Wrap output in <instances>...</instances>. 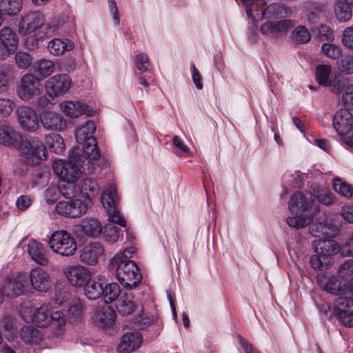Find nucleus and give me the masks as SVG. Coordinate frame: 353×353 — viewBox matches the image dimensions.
Instances as JSON below:
<instances>
[{
    "label": "nucleus",
    "instance_id": "nucleus-1",
    "mask_svg": "<svg viewBox=\"0 0 353 353\" xmlns=\"http://www.w3.org/2000/svg\"><path fill=\"white\" fill-rule=\"evenodd\" d=\"M68 160L58 159L53 162L52 170L63 182H78L83 175L92 173L94 166L90 161H83L79 148H72Z\"/></svg>",
    "mask_w": 353,
    "mask_h": 353
},
{
    "label": "nucleus",
    "instance_id": "nucleus-2",
    "mask_svg": "<svg viewBox=\"0 0 353 353\" xmlns=\"http://www.w3.org/2000/svg\"><path fill=\"white\" fill-rule=\"evenodd\" d=\"M22 317L25 321H32L37 326L46 327L52 325L56 328V335L62 333L66 322L63 313L59 310H54L52 303H43L34 310L27 308L23 312Z\"/></svg>",
    "mask_w": 353,
    "mask_h": 353
},
{
    "label": "nucleus",
    "instance_id": "nucleus-3",
    "mask_svg": "<svg viewBox=\"0 0 353 353\" xmlns=\"http://www.w3.org/2000/svg\"><path fill=\"white\" fill-rule=\"evenodd\" d=\"M109 268L114 271L120 283L126 289L136 288L142 275L135 263L124 254H116L109 261Z\"/></svg>",
    "mask_w": 353,
    "mask_h": 353
},
{
    "label": "nucleus",
    "instance_id": "nucleus-4",
    "mask_svg": "<svg viewBox=\"0 0 353 353\" xmlns=\"http://www.w3.org/2000/svg\"><path fill=\"white\" fill-rule=\"evenodd\" d=\"M245 8L247 15L254 21L265 18L288 17L292 13L290 8L280 4L270 5L264 8L267 0H239Z\"/></svg>",
    "mask_w": 353,
    "mask_h": 353
},
{
    "label": "nucleus",
    "instance_id": "nucleus-5",
    "mask_svg": "<svg viewBox=\"0 0 353 353\" xmlns=\"http://www.w3.org/2000/svg\"><path fill=\"white\" fill-rule=\"evenodd\" d=\"M50 248L62 256H71L77 250L74 238L65 230L54 232L48 240Z\"/></svg>",
    "mask_w": 353,
    "mask_h": 353
},
{
    "label": "nucleus",
    "instance_id": "nucleus-6",
    "mask_svg": "<svg viewBox=\"0 0 353 353\" xmlns=\"http://www.w3.org/2000/svg\"><path fill=\"white\" fill-rule=\"evenodd\" d=\"M101 200L103 206L107 211L109 221L120 226H125V220L117 208L119 197L115 187L110 185L106 188L102 193Z\"/></svg>",
    "mask_w": 353,
    "mask_h": 353
},
{
    "label": "nucleus",
    "instance_id": "nucleus-7",
    "mask_svg": "<svg viewBox=\"0 0 353 353\" xmlns=\"http://www.w3.org/2000/svg\"><path fill=\"white\" fill-rule=\"evenodd\" d=\"M333 125L344 141L350 147H353V116L347 109H340L334 114Z\"/></svg>",
    "mask_w": 353,
    "mask_h": 353
},
{
    "label": "nucleus",
    "instance_id": "nucleus-8",
    "mask_svg": "<svg viewBox=\"0 0 353 353\" xmlns=\"http://www.w3.org/2000/svg\"><path fill=\"white\" fill-rule=\"evenodd\" d=\"M288 208L292 214H301L306 212L313 214L317 211L315 205V196L310 192L304 194L296 192L291 196Z\"/></svg>",
    "mask_w": 353,
    "mask_h": 353
},
{
    "label": "nucleus",
    "instance_id": "nucleus-9",
    "mask_svg": "<svg viewBox=\"0 0 353 353\" xmlns=\"http://www.w3.org/2000/svg\"><path fill=\"white\" fill-rule=\"evenodd\" d=\"M41 89L40 80L33 74L28 73L21 77L17 92L21 99L28 101L39 95Z\"/></svg>",
    "mask_w": 353,
    "mask_h": 353
},
{
    "label": "nucleus",
    "instance_id": "nucleus-10",
    "mask_svg": "<svg viewBox=\"0 0 353 353\" xmlns=\"http://www.w3.org/2000/svg\"><path fill=\"white\" fill-rule=\"evenodd\" d=\"M71 85L72 81L68 74H56L46 81V94L52 99L63 96L68 92Z\"/></svg>",
    "mask_w": 353,
    "mask_h": 353
},
{
    "label": "nucleus",
    "instance_id": "nucleus-11",
    "mask_svg": "<svg viewBox=\"0 0 353 353\" xmlns=\"http://www.w3.org/2000/svg\"><path fill=\"white\" fill-rule=\"evenodd\" d=\"M88 209V203L79 199H70L61 201L56 205L57 213L70 217H80L86 213Z\"/></svg>",
    "mask_w": 353,
    "mask_h": 353
},
{
    "label": "nucleus",
    "instance_id": "nucleus-12",
    "mask_svg": "<svg viewBox=\"0 0 353 353\" xmlns=\"http://www.w3.org/2000/svg\"><path fill=\"white\" fill-rule=\"evenodd\" d=\"M334 314L344 325L353 326V298L338 297L334 301Z\"/></svg>",
    "mask_w": 353,
    "mask_h": 353
},
{
    "label": "nucleus",
    "instance_id": "nucleus-13",
    "mask_svg": "<svg viewBox=\"0 0 353 353\" xmlns=\"http://www.w3.org/2000/svg\"><path fill=\"white\" fill-rule=\"evenodd\" d=\"M17 34L9 27L0 30V59L4 60L13 54L18 47Z\"/></svg>",
    "mask_w": 353,
    "mask_h": 353
},
{
    "label": "nucleus",
    "instance_id": "nucleus-14",
    "mask_svg": "<svg viewBox=\"0 0 353 353\" xmlns=\"http://www.w3.org/2000/svg\"><path fill=\"white\" fill-rule=\"evenodd\" d=\"M21 150L27 160L32 163H37L46 158L44 145L35 137L25 141L22 143Z\"/></svg>",
    "mask_w": 353,
    "mask_h": 353
},
{
    "label": "nucleus",
    "instance_id": "nucleus-15",
    "mask_svg": "<svg viewBox=\"0 0 353 353\" xmlns=\"http://www.w3.org/2000/svg\"><path fill=\"white\" fill-rule=\"evenodd\" d=\"M117 308L119 313L123 316H140L143 312V305L134 300V295L130 292L121 294L117 301Z\"/></svg>",
    "mask_w": 353,
    "mask_h": 353
},
{
    "label": "nucleus",
    "instance_id": "nucleus-16",
    "mask_svg": "<svg viewBox=\"0 0 353 353\" xmlns=\"http://www.w3.org/2000/svg\"><path fill=\"white\" fill-rule=\"evenodd\" d=\"M317 282L321 288L327 293L338 297L345 296L346 285L342 284L336 276L319 274L317 276Z\"/></svg>",
    "mask_w": 353,
    "mask_h": 353
},
{
    "label": "nucleus",
    "instance_id": "nucleus-17",
    "mask_svg": "<svg viewBox=\"0 0 353 353\" xmlns=\"http://www.w3.org/2000/svg\"><path fill=\"white\" fill-rule=\"evenodd\" d=\"M63 273L68 282L73 286L81 287L90 279V271L84 266L70 265L63 270Z\"/></svg>",
    "mask_w": 353,
    "mask_h": 353
},
{
    "label": "nucleus",
    "instance_id": "nucleus-18",
    "mask_svg": "<svg viewBox=\"0 0 353 353\" xmlns=\"http://www.w3.org/2000/svg\"><path fill=\"white\" fill-rule=\"evenodd\" d=\"M45 21V16L39 11L30 12L21 19L19 26V32L21 34L27 35L36 32L39 25Z\"/></svg>",
    "mask_w": 353,
    "mask_h": 353
},
{
    "label": "nucleus",
    "instance_id": "nucleus-19",
    "mask_svg": "<svg viewBox=\"0 0 353 353\" xmlns=\"http://www.w3.org/2000/svg\"><path fill=\"white\" fill-rule=\"evenodd\" d=\"M26 283L27 276L24 273L8 277L3 284V293L9 296H19L25 292Z\"/></svg>",
    "mask_w": 353,
    "mask_h": 353
},
{
    "label": "nucleus",
    "instance_id": "nucleus-20",
    "mask_svg": "<svg viewBox=\"0 0 353 353\" xmlns=\"http://www.w3.org/2000/svg\"><path fill=\"white\" fill-rule=\"evenodd\" d=\"M40 121L42 126L47 130L61 131L66 127L64 118L54 111H43L40 114Z\"/></svg>",
    "mask_w": 353,
    "mask_h": 353
},
{
    "label": "nucleus",
    "instance_id": "nucleus-21",
    "mask_svg": "<svg viewBox=\"0 0 353 353\" xmlns=\"http://www.w3.org/2000/svg\"><path fill=\"white\" fill-rule=\"evenodd\" d=\"M29 277L32 287L38 292H46L51 288L52 282L50 274L40 268L32 269Z\"/></svg>",
    "mask_w": 353,
    "mask_h": 353
},
{
    "label": "nucleus",
    "instance_id": "nucleus-22",
    "mask_svg": "<svg viewBox=\"0 0 353 353\" xmlns=\"http://www.w3.org/2000/svg\"><path fill=\"white\" fill-rule=\"evenodd\" d=\"M17 120L23 129L34 132L39 127L38 117L31 108L21 106L17 109Z\"/></svg>",
    "mask_w": 353,
    "mask_h": 353
},
{
    "label": "nucleus",
    "instance_id": "nucleus-23",
    "mask_svg": "<svg viewBox=\"0 0 353 353\" xmlns=\"http://www.w3.org/2000/svg\"><path fill=\"white\" fill-rule=\"evenodd\" d=\"M332 71L330 65H318L316 68V79L320 85L329 87L332 92L338 94L341 92V86L339 82L332 81Z\"/></svg>",
    "mask_w": 353,
    "mask_h": 353
},
{
    "label": "nucleus",
    "instance_id": "nucleus-24",
    "mask_svg": "<svg viewBox=\"0 0 353 353\" xmlns=\"http://www.w3.org/2000/svg\"><path fill=\"white\" fill-rule=\"evenodd\" d=\"M103 253V245L100 242H93L83 248L80 254V261L88 265H95Z\"/></svg>",
    "mask_w": 353,
    "mask_h": 353
},
{
    "label": "nucleus",
    "instance_id": "nucleus-25",
    "mask_svg": "<svg viewBox=\"0 0 353 353\" xmlns=\"http://www.w3.org/2000/svg\"><path fill=\"white\" fill-rule=\"evenodd\" d=\"M293 21L290 19H282L279 21H267L261 26V32L263 34L279 36L285 34L294 26Z\"/></svg>",
    "mask_w": 353,
    "mask_h": 353
},
{
    "label": "nucleus",
    "instance_id": "nucleus-26",
    "mask_svg": "<svg viewBox=\"0 0 353 353\" xmlns=\"http://www.w3.org/2000/svg\"><path fill=\"white\" fill-rule=\"evenodd\" d=\"M60 108L66 116L71 118L78 117L83 114L91 116L93 113V110L88 105L78 101H63L60 103Z\"/></svg>",
    "mask_w": 353,
    "mask_h": 353
},
{
    "label": "nucleus",
    "instance_id": "nucleus-27",
    "mask_svg": "<svg viewBox=\"0 0 353 353\" xmlns=\"http://www.w3.org/2000/svg\"><path fill=\"white\" fill-rule=\"evenodd\" d=\"M143 343L142 335L138 332L125 334L118 345L120 353H130L140 347Z\"/></svg>",
    "mask_w": 353,
    "mask_h": 353
},
{
    "label": "nucleus",
    "instance_id": "nucleus-28",
    "mask_svg": "<svg viewBox=\"0 0 353 353\" xmlns=\"http://www.w3.org/2000/svg\"><path fill=\"white\" fill-rule=\"evenodd\" d=\"M310 233L314 236L321 235L326 236L329 238L334 236L338 231V227L334 225H330L324 214H322L310 228Z\"/></svg>",
    "mask_w": 353,
    "mask_h": 353
},
{
    "label": "nucleus",
    "instance_id": "nucleus-29",
    "mask_svg": "<svg viewBox=\"0 0 353 353\" xmlns=\"http://www.w3.org/2000/svg\"><path fill=\"white\" fill-rule=\"evenodd\" d=\"M115 315V311L110 306L103 305L97 308L93 321L100 327H109L114 323Z\"/></svg>",
    "mask_w": 353,
    "mask_h": 353
},
{
    "label": "nucleus",
    "instance_id": "nucleus-30",
    "mask_svg": "<svg viewBox=\"0 0 353 353\" xmlns=\"http://www.w3.org/2000/svg\"><path fill=\"white\" fill-rule=\"evenodd\" d=\"M74 43L68 39L54 38L48 41L47 48L54 56H61L65 52L72 50Z\"/></svg>",
    "mask_w": 353,
    "mask_h": 353
},
{
    "label": "nucleus",
    "instance_id": "nucleus-31",
    "mask_svg": "<svg viewBox=\"0 0 353 353\" xmlns=\"http://www.w3.org/2000/svg\"><path fill=\"white\" fill-rule=\"evenodd\" d=\"M313 248L316 254L322 256L323 259H327V256L334 254L339 251L337 244L330 239L314 241L313 242Z\"/></svg>",
    "mask_w": 353,
    "mask_h": 353
},
{
    "label": "nucleus",
    "instance_id": "nucleus-32",
    "mask_svg": "<svg viewBox=\"0 0 353 353\" xmlns=\"http://www.w3.org/2000/svg\"><path fill=\"white\" fill-rule=\"evenodd\" d=\"M99 185L97 181L91 179H80L78 182V191L79 194L83 197L91 200L92 198L97 196L99 192Z\"/></svg>",
    "mask_w": 353,
    "mask_h": 353
},
{
    "label": "nucleus",
    "instance_id": "nucleus-33",
    "mask_svg": "<svg viewBox=\"0 0 353 353\" xmlns=\"http://www.w3.org/2000/svg\"><path fill=\"white\" fill-rule=\"evenodd\" d=\"M28 252L32 259L41 265H46L48 259L42 244L35 240H31L28 244Z\"/></svg>",
    "mask_w": 353,
    "mask_h": 353
},
{
    "label": "nucleus",
    "instance_id": "nucleus-34",
    "mask_svg": "<svg viewBox=\"0 0 353 353\" xmlns=\"http://www.w3.org/2000/svg\"><path fill=\"white\" fill-rule=\"evenodd\" d=\"M81 228L85 235L92 238H97L102 232L101 223L95 218L83 219L81 221Z\"/></svg>",
    "mask_w": 353,
    "mask_h": 353
},
{
    "label": "nucleus",
    "instance_id": "nucleus-35",
    "mask_svg": "<svg viewBox=\"0 0 353 353\" xmlns=\"http://www.w3.org/2000/svg\"><path fill=\"white\" fill-rule=\"evenodd\" d=\"M21 141V135L11 126L0 125V143L7 146L14 145Z\"/></svg>",
    "mask_w": 353,
    "mask_h": 353
},
{
    "label": "nucleus",
    "instance_id": "nucleus-36",
    "mask_svg": "<svg viewBox=\"0 0 353 353\" xmlns=\"http://www.w3.org/2000/svg\"><path fill=\"white\" fill-rule=\"evenodd\" d=\"M83 144V152L84 154L80 153V155L83 157V161H85V163L88 161H90L94 165L93 161L98 159L101 155L95 138L90 137L87 142Z\"/></svg>",
    "mask_w": 353,
    "mask_h": 353
},
{
    "label": "nucleus",
    "instance_id": "nucleus-37",
    "mask_svg": "<svg viewBox=\"0 0 353 353\" xmlns=\"http://www.w3.org/2000/svg\"><path fill=\"white\" fill-rule=\"evenodd\" d=\"M96 130L94 121H88L84 125L78 127L75 131V137L78 143L87 142L90 137H94L93 133Z\"/></svg>",
    "mask_w": 353,
    "mask_h": 353
},
{
    "label": "nucleus",
    "instance_id": "nucleus-38",
    "mask_svg": "<svg viewBox=\"0 0 353 353\" xmlns=\"http://www.w3.org/2000/svg\"><path fill=\"white\" fill-rule=\"evenodd\" d=\"M334 12L335 17L339 22L348 21L352 16L350 4L341 0H338L335 2Z\"/></svg>",
    "mask_w": 353,
    "mask_h": 353
},
{
    "label": "nucleus",
    "instance_id": "nucleus-39",
    "mask_svg": "<svg viewBox=\"0 0 353 353\" xmlns=\"http://www.w3.org/2000/svg\"><path fill=\"white\" fill-rule=\"evenodd\" d=\"M45 143L51 152L56 154H62L65 150L64 141L58 134L52 133L46 136Z\"/></svg>",
    "mask_w": 353,
    "mask_h": 353
},
{
    "label": "nucleus",
    "instance_id": "nucleus-40",
    "mask_svg": "<svg viewBox=\"0 0 353 353\" xmlns=\"http://www.w3.org/2000/svg\"><path fill=\"white\" fill-rule=\"evenodd\" d=\"M20 336L26 343L36 344L41 339L39 331L32 325H27L20 330Z\"/></svg>",
    "mask_w": 353,
    "mask_h": 353
},
{
    "label": "nucleus",
    "instance_id": "nucleus-41",
    "mask_svg": "<svg viewBox=\"0 0 353 353\" xmlns=\"http://www.w3.org/2000/svg\"><path fill=\"white\" fill-rule=\"evenodd\" d=\"M293 216L286 219L289 227L299 230L307 226L312 220L311 215H302L301 214H292Z\"/></svg>",
    "mask_w": 353,
    "mask_h": 353
},
{
    "label": "nucleus",
    "instance_id": "nucleus-42",
    "mask_svg": "<svg viewBox=\"0 0 353 353\" xmlns=\"http://www.w3.org/2000/svg\"><path fill=\"white\" fill-rule=\"evenodd\" d=\"M22 0H3L0 4L1 14L14 15L22 8Z\"/></svg>",
    "mask_w": 353,
    "mask_h": 353
},
{
    "label": "nucleus",
    "instance_id": "nucleus-43",
    "mask_svg": "<svg viewBox=\"0 0 353 353\" xmlns=\"http://www.w3.org/2000/svg\"><path fill=\"white\" fill-rule=\"evenodd\" d=\"M15 77L12 66L3 65L0 67V89L6 90L12 83Z\"/></svg>",
    "mask_w": 353,
    "mask_h": 353
},
{
    "label": "nucleus",
    "instance_id": "nucleus-44",
    "mask_svg": "<svg viewBox=\"0 0 353 353\" xmlns=\"http://www.w3.org/2000/svg\"><path fill=\"white\" fill-rule=\"evenodd\" d=\"M84 294L90 300L99 299L103 294L102 284L95 280H89L85 283Z\"/></svg>",
    "mask_w": 353,
    "mask_h": 353
},
{
    "label": "nucleus",
    "instance_id": "nucleus-45",
    "mask_svg": "<svg viewBox=\"0 0 353 353\" xmlns=\"http://www.w3.org/2000/svg\"><path fill=\"white\" fill-rule=\"evenodd\" d=\"M121 294L119 285L117 283H110L103 288V296L106 303L115 301Z\"/></svg>",
    "mask_w": 353,
    "mask_h": 353
},
{
    "label": "nucleus",
    "instance_id": "nucleus-46",
    "mask_svg": "<svg viewBox=\"0 0 353 353\" xmlns=\"http://www.w3.org/2000/svg\"><path fill=\"white\" fill-rule=\"evenodd\" d=\"M34 67L35 72L42 77H47L50 76L54 70V63L49 59H40L36 62Z\"/></svg>",
    "mask_w": 353,
    "mask_h": 353
},
{
    "label": "nucleus",
    "instance_id": "nucleus-47",
    "mask_svg": "<svg viewBox=\"0 0 353 353\" xmlns=\"http://www.w3.org/2000/svg\"><path fill=\"white\" fill-rule=\"evenodd\" d=\"M336 68L339 72L345 75L353 74V54H346L337 61Z\"/></svg>",
    "mask_w": 353,
    "mask_h": 353
},
{
    "label": "nucleus",
    "instance_id": "nucleus-48",
    "mask_svg": "<svg viewBox=\"0 0 353 353\" xmlns=\"http://www.w3.org/2000/svg\"><path fill=\"white\" fill-rule=\"evenodd\" d=\"M5 332L6 338L10 341L13 339L16 334L14 329L12 317L7 314H3L0 317V329Z\"/></svg>",
    "mask_w": 353,
    "mask_h": 353
},
{
    "label": "nucleus",
    "instance_id": "nucleus-49",
    "mask_svg": "<svg viewBox=\"0 0 353 353\" xmlns=\"http://www.w3.org/2000/svg\"><path fill=\"white\" fill-rule=\"evenodd\" d=\"M121 236V231L117 226L109 223L106 224L103 230V238L110 244L117 242Z\"/></svg>",
    "mask_w": 353,
    "mask_h": 353
},
{
    "label": "nucleus",
    "instance_id": "nucleus-50",
    "mask_svg": "<svg viewBox=\"0 0 353 353\" xmlns=\"http://www.w3.org/2000/svg\"><path fill=\"white\" fill-rule=\"evenodd\" d=\"M321 50L325 56L332 59H337L342 56L341 48L332 43H323Z\"/></svg>",
    "mask_w": 353,
    "mask_h": 353
},
{
    "label": "nucleus",
    "instance_id": "nucleus-51",
    "mask_svg": "<svg viewBox=\"0 0 353 353\" xmlns=\"http://www.w3.org/2000/svg\"><path fill=\"white\" fill-rule=\"evenodd\" d=\"M59 186L60 194L66 199H73L79 194L78 182H65Z\"/></svg>",
    "mask_w": 353,
    "mask_h": 353
},
{
    "label": "nucleus",
    "instance_id": "nucleus-52",
    "mask_svg": "<svg viewBox=\"0 0 353 353\" xmlns=\"http://www.w3.org/2000/svg\"><path fill=\"white\" fill-rule=\"evenodd\" d=\"M56 29L54 26H52L50 23H45L43 21L41 25H39L37 30L34 33V37L36 40H43L47 37L52 36L55 33Z\"/></svg>",
    "mask_w": 353,
    "mask_h": 353
},
{
    "label": "nucleus",
    "instance_id": "nucleus-53",
    "mask_svg": "<svg viewBox=\"0 0 353 353\" xmlns=\"http://www.w3.org/2000/svg\"><path fill=\"white\" fill-rule=\"evenodd\" d=\"M294 41L299 43H307L311 39L310 33L303 26H297L292 32Z\"/></svg>",
    "mask_w": 353,
    "mask_h": 353
},
{
    "label": "nucleus",
    "instance_id": "nucleus-54",
    "mask_svg": "<svg viewBox=\"0 0 353 353\" xmlns=\"http://www.w3.org/2000/svg\"><path fill=\"white\" fill-rule=\"evenodd\" d=\"M68 315L70 319L75 320L81 316L82 303L79 298L73 297L69 302Z\"/></svg>",
    "mask_w": 353,
    "mask_h": 353
},
{
    "label": "nucleus",
    "instance_id": "nucleus-55",
    "mask_svg": "<svg viewBox=\"0 0 353 353\" xmlns=\"http://www.w3.org/2000/svg\"><path fill=\"white\" fill-rule=\"evenodd\" d=\"M15 103L8 98H0V117L8 118L13 112Z\"/></svg>",
    "mask_w": 353,
    "mask_h": 353
},
{
    "label": "nucleus",
    "instance_id": "nucleus-56",
    "mask_svg": "<svg viewBox=\"0 0 353 353\" xmlns=\"http://www.w3.org/2000/svg\"><path fill=\"white\" fill-rule=\"evenodd\" d=\"M333 188L336 192L344 196L350 197L352 195V188L339 178L333 179Z\"/></svg>",
    "mask_w": 353,
    "mask_h": 353
},
{
    "label": "nucleus",
    "instance_id": "nucleus-57",
    "mask_svg": "<svg viewBox=\"0 0 353 353\" xmlns=\"http://www.w3.org/2000/svg\"><path fill=\"white\" fill-rule=\"evenodd\" d=\"M15 63L20 69L28 68L32 61L31 56L24 52H18L14 56Z\"/></svg>",
    "mask_w": 353,
    "mask_h": 353
},
{
    "label": "nucleus",
    "instance_id": "nucleus-58",
    "mask_svg": "<svg viewBox=\"0 0 353 353\" xmlns=\"http://www.w3.org/2000/svg\"><path fill=\"white\" fill-rule=\"evenodd\" d=\"M134 63L137 68L141 72L148 71L150 67L148 56L145 52H139L136 55Z\"/></svg>",
    "mask_w": 353,
    "mask_h": 353
},
{
    "label": "nucleus",
    "instance_id": "nucleus-59",
    "mask_svg": "<svg viewBox=\"0 0 353 353\" xmlns=\"http://www.w3.org/2000/svg\"><path fill=\"white\" fill-rule=\"evenodd\" d=\"M353 274V259H347L343 261L338 268L339 277L345 279Z\"/></svg>",
    "mask_w": 353,
    "mask_h": 353
},
{
    "label": "nucleus",
    "instance_id": "nucleus-60",
    "mask_svg": "<svg viewBox=\"0 0 353 353\" xmlns=\"http://www.w3.org/2000/svg\"><path fill=\"white\" fill-rule=\"evenodd\" d=\"M341 43L346 48L353 50V26H348L344 29Z\"/></svg>",
    "mask_w": 353,
    "mask_h": 353
},
{
    "label": "nucleus",
    "instance_id": "nucleus-61",
    "mask_svg": "<svg viewBox=\"0 0 353 353\" xmlns=\"http://www.w3.org/2000/svg\"><path fill=\"white\" fill-rule=\"evenodd\" d=\"M72 299L71 294L67 290H62L56 292L53 300L50 303L61 306L64 303L70 302Z\"/></svg>",
    "mask_w": 353,
    "mask_h": 353
},
{
    "label": "nucleus",
    "instance_id": "nucleus-62",
    "mask_svg": "<svg viewBox=\"0 0 353 353\" xmlns=\"http://www.w3.org/2000/svg\"><path fill=\"white\" fill-rule=\"evenodd\" d=\"M173 145L176 149V153L179 155L190 154V149L184 141L179 136H174L172 139Z\"/></svg>",
    "mask_w": 353,
    "mask_h": 353
},
{
    "label": "nucleus",
    "instance_id": "nucleus-63",
    "mask_svg": "<svg viewBox=\"0 0 353 353\" xmlns=\"http://www.w3.org/2000/svg\"><path fill=\"white\" fill-rule=\"evenodd\" d=\"M342 101L347 109L353 108V84L345 88L342 96Z\"/></svg>",
    "mask_w": 353,
    "mask_h": 353
},
{
    "label": "nucleus",
    "instance_id": "nucleus-64",
    "mask_svg": "<svg viewBox=\"0 0 353 353\" xmlns=\"http://www.w3.org/2000/svg\"><path fill=\"white\" fill-rule=\"evenodd\" d=\"M59 194V188H58L56 186L48 187L45 192V197L47 203H53L57 200Z\"/></svg>",
    "mask_w": 353,
    "mask_h": 353
}]
</instances>
